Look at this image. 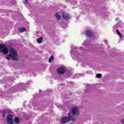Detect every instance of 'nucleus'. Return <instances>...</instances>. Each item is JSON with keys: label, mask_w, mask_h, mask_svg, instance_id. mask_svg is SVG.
<instances>
[{"label": "nucleus", "mask_w": 124, "mask_h": 124, "mask_svg": "<svg viewBox=\"0 0 124 124\" xmlns=\"http://www.w3.org/2000/svg\"><path fill=\"white\" fill-rule=\"evenodd\" d=\"M72 113H68L67 117H64L61 119V122L62 124H67L70 121H75V118L74 116L79 115V110L77 108H73L71 110Z\"/></svg>", "instance_id": "nucleus-1"}, {"label": "nucleus", "mask_w": 124, "mask_h": 124, "mask_svg": "<svg viewBox=\"0 0 124 124\" xmlns=\"http://www.w3.org/2000/svg\"><path fill=\"white\" fill-rule=\"evenodd\" d=\"M9 53L10 54L7 55L6 57V59L8 60V61H9L10 59L15 61H18V54L14 48H11L9 50Z\"/></svg>", "instance_id": "nucleus-2"}, {"label": "nucleus", "mask_w": 124, "mask_h": 124, "mask_svg": "<svg viewBox=\"0 0 124 124\" xmlns=\"http://www.w3.org/2000/svg\"><path fill=\"white\" fill-rule=\"evenodd\" d=\"M84 48L80 47H75L74 49H71V51H70V53L72 55V58H73V59H75V60H77V58H78V55H79V53H77L78 52H80V51H81V52H82V51H84ZM74 53V55H72V54H73Z\"/></svg>", "instance_id": "nucleus-3"}, {"label": "nucleus", "mask_w": 124, "mask_h": 124, "mask_svg": "<svg viewBox=\"0 0 124 124\" xmlns=\"http://www.w3.org/2000/svg\"><path fill=\"white\" fill-rule=\"evenodd\" d=\"M0 53H3V54H6L8 53V49L5 45L3 44H0Z\"/></svg>", "instance_id": "nucleus-4"}, {"label": "nucleus", "mask_w": 124, "mask_h": 124, "mask_svg": "<svg viewBox=\"0 0 124 124\" xmlns=\"http://www.w3.org/2000/svg\"><path fill=\"white\" fill-rule=\"evenodd\" d=\"M7 122L8 124H13V116L11 114L7 115Z\"/></svg>", "instance_id": "nucleus-5"}, {"label": "nucleus", "mask_w": 124, "mask_h": 124, "mask_svg": "<svg viewBox=\"0 0 124 124\" xmlns=\"http://www.w3.org/2000/svg\"><path fill=\"white\" fill-rule=\"evenodd\" d=\"M57 72L59 74H63V73L65 72V67L64 66L60 67L57 69Z\"/></svg>", "instance_id": "nucleus-6"}, {"label": "nucleus", "mask_w": 124, "mask_h": 124, "mask_svg": "<svg viewBox=\"0 0 124 124\" xmlns=\"http://www.w3.org/2000/svg\"><path fill=\"white\" fill-rule=\"evenodd\" d=\"M87 37H92L93 36V31L91 30H87L84 32Z\"/></svg>", "instance_id": "nucleus-7"}, {"label": "nucleus", "mask_w": 124, "mask_h": 124, "mask_svg": "<svg viewBox=\"0 0 124 124\" xmlns=\"http://www.w3.org/2000/svg\"><path fill=\"white\" fill-rule=\"evenodd\" d=\"M62 17L64 20H69L71 17L68 14L63 13Z\"/></svg>", "instance_id": "nucleus-8"}, {"label": "nucleus", "mask_w": 124, "mask_h": 124, "mask_svg": "<svg viewBox=\"0 0 124 124\" xmlns=\"http://www.w3.org/2000/svg\"><path fill=\"white\" fill-rule=\"evenodd\" d=\"M17 87L20 91H23V90H25V87H26V84H24L22 83H20L18 85Z\"/></svg>", "instance_id": "nucleus-9"}, {"label": "nucleus", "mask_w": 124, "mask_h": 124, "mask_svg": "<svg viewBox=\"0 0 124 124\" xmlns=\"http://www.w3.org/2000/svg\"><path fill=\"white\" fill-rule=\"evenodd\" d=\"M61 13H57L55 15V17L57 20H60L61 19Z\"/></svg>", "instance_id": "nucleus-10"}, {"label": "nucleus", "mask_w": 124, "mask_h": 124, "mask_svg": "<svg viewBox=\"0 0 124 124\" xmlns=\"http://www.w3.org/2000/svg\"><path fill=\"white\" fill-rule=\"evenodd\" d=\"M18 30H19V31H20V32H24L26 31V28H19Z\"/></svg>", "instance_id": "nucleus-11"}, {"label": "nucleus", "mask_w": 124, "mask_h": 124, "mask_svg": "<svg viewBox=\"0 0 124 124\" xmlns=\"http://www.w3.org/2000/svg\"><path fill=\"white\" fill-rule=\"evenodd\" d=\"M116 32L121 38H123V36L122 35L121 32L119 31V30H116Z\"/></svg>", "instance_id": "nucleus-12"}, {"label": "nucleus", "mask_w": 124, "mask_h": 124, "mask_svg": "<svg viewBox=\"0 0 124 124\" xmlns=\"http://www.w3.org/2000/svg\"><path fill=\"white\" fill-rule=\"evenodd\" d=\"M54 61V56H51L49 60V62H52Z\"/></svg>", "instance_id": "nucleus-13"}, {"label": "nucleus", "mask_w": 124, "mask_h": 124, "mask_svg": "<svg viewBox=\"0 0 124 124\" xmlns=\"http://www.w3.org/2000/svg\"><path fill=\"white\" fill-rule=\"evenodd\" d=\"M38 43L40 44L42 42V37H41L37 40Z\"/></svg>", "instance_id": "nucleus-14"}, {"label": "nucleus", "mask_w": 124, "mask_h": 124, "mask_svg": "<svg viewBox=\"0 0 124 124\" xmlns=\"http://www.w3.org/2000/svg\"><path fill=\"white\" fill-rule=\"evenodd\" d=\"M19 118H18V117H16V118H15V123H16V124H18V123H19Z\"/></svg>", "instance_id": "nucleus-15"}, {"label": "nucleus", "mask_w": 124, "mask_h": 124, "mask_svg": "<svg viewBox=\"0 0 124 124\" xmlns=\"http://www.w3.org/2000/svg\"><path fill=\"white\" fill-rule=\"evenodd\" d=\"M88 44V40H86L84 41V42L82 44L83 46H86Z\"/></svg>", "instance_id": "nucleus-16"}, {"label": "nucleus", "mask_w": 124, "mask_h": 124, "mask_svg": "<svg viewBox=\"0 0 124 124\" xmlns=\"http://www.w3.org/2000/svg\"><path fill=\"white\" fill-rule=\"evenodd\" d=\"M6 114V111L4 110L2 112V117H3V118H5Z\"/></svg>", "instance_id": "nucleus-17"}, {"label": "nucleus", "mask_w": 124, "mask_h": 124, "mask_svg": "<svg viewBox=\"0 0 124 124\" xmlns=\"http://www.w3.org/2000/svg\"><path fill=\"white\" fill-rule=\"evenodd\" d=\"M97 78H101V77H102V75L101 74H98L96 75Z\"/></svg>", "instance_id": "nucleus-18"}, {"label": "nucleus", "mask_w": 124, "mask_h": 124, "mask_svg": "<svg viewBox=\"0 0 124 124\" xmlns=\"http://www.w3.org/2000/svg\"><path fill=\"white\" fill-rule=\"evenodd\" d=\"M29 3V1L28 0H24V4L27 5Z\"/></svg>", "instance_id": "nucleus-19"}, {"label": "nucleus", "mask_w": 124, "mask_h": 124, "mask_svg": "<svg viewBox=\"0 0 124 124\" xmlns=\"http://www.w3.org/2000/svg\"><path fill=\"white\" fill-rule=\"evenodd\" d=\"M121 122L123 124H124V119H123L122 120H121Z\"/></svg>", "instance_id": "nucleus-20"}, {"label": "nucleus", "mask_w": 124, "mask_h": 124, "mask_svg": "<svg viewBox=\"0 0 124 124\" xmlns=\"http://www.w3.org/2000/svg\"><path fill=\"white\" fill-rule=\"evenodd\" d=\"M104 42L107 44V45H108V42H107L106 40H104Z\"/></svg>", "instance_id": "nucleus-21"}, {"label": "nucleus", "mask_w": 124, "mask_h": 124, "mask_svg": "<svg viewBox=\"0 0 124 124\" xmlns=\"http://www.w3.org/2000/svg\"><path fill=\"white\" fill-rule=\"evenodd\" d=\"M71 74H72V73H71V72L69 73V76H72V75Z\"/></svg>", "instance_id": "nucleus-22"}, {"label": "nucleus", "mask_w": 124, "mask_h": 124, "mask_svg": "<svg viewBox=\"0 0 124 124\" xmlns=\"http://www.w3.org/2000/svg\"><path fill=\"white\" fill-rule=\"evenodd\" d=\"M117 27H118V25L114 26L113 28H117Z\"/></svg>", "instance_id": "nucleus-23"}, {"label": "nucleus", "mask_w": 124, "mask_h": 124, "mask_svg": "<svg viewBox=\"0 0 124 124\" xmlns=\"http://www.w3.org/2000/svg\"><path fill=\"white\" fill-rule=\"evenodd\" d=\"M77 75H79L78 74H77L76 76H77Z\"/></svg>", "instance_id": "nucleus-24"}, {"label": "nucleus", "mask_w": 124, "mask_h": 124, "mask_svg": "<svg viewBox=\"0 0 124 124\" xmlns=\"http://www.w3.org/2000/svg\"><path fill=\"white\" fill-rule=\"evenodd\" d=\"M74 78H77V77H75Z\"/></svg>", "instance_id": "nucleus-25"}, {"label": "nucleus", "mask_w": 124, "mask_h": 124, "mask_svg": "<svg viewBox=\"0 0 124 124\" xmlns=\"http://www.w3.org/2000/svg\"><path fill=\"white\" fill-rule=\"evenodd\" d=\"M39 92H41V91L40 90Z\"/></svg>", "instance_id": "nucleus-26"}]
</instances>
